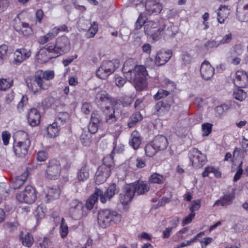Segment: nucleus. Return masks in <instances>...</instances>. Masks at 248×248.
Wrapping results in <instances>:
<instances>
[{"label":"nucleus","instance_id":"nucleus-15","mask_svg":"<svg viewBox=\"0 0 248 248\" xmlns=\"http://www.w3.org/2000/svg\"><path fill=\"white\" fill-rule=\"evenodd\" d=\"M38 77L40 76V79L43 83L44 87L47 89L50 85V80L54 77V72L51 70L45 71H38L36 72Z\"/></svg>","mask_w":248,"mask_h":248},{"label":"nucleus","instance_id":"nucleus-30","mask_svg":"<svg viewBox=\"0 0 248 248\" xmlns=\"http://www.w3.org/2000/svg\"><path fill=\"white\" fill-rule=\"evenodd\" d=\"M217 14L218 22L223 23L229 14V10L227 6L221 5L217 10Z\"/></svg>","mask_w":248,"mask_h":248},{"label":"nucleus","instance_id":"nucleus-39","mask_svg":"<svg viewBox=\"0 0 248 248\" xmlns=\"http://www.w3.org/2000/svg\"><path fill=\"white\" fill-rule=\"evenodd\" d=\"M164 178L163 176L157 173H154L149 179V182L150 183H155L161 184L163 183Z\"/></svg>","mask_w":248,"mask_h":248},{"label":"nucleus","instance_id":"nucleus-46","mask_svg":"<svg viewBox=\"0 0 248 248\" xmlns=\"http://www.w3.org/2000/svg\"><path fill=\"white\" fill-rule=\"evenodd\" d=\"M69 230L67 225L65 223L64 219L62 218L60 226V234L62 238L65 237L68 233Z\"/></svg>","mask_w":248,"mask_h":248},{"label":"nucleus","instance_id":"nucleus-41","mask_svg":"<svg viewBox=\"0 0 248 248\" xmlns=\"http://www.w3.org/2000/svg\"><path fill=\"white\" fill-rule=\"evenodd\" d=\"M55 35L51 30L50 31L48 32L46 35L40 36L38 39V42L42 45L45 44L49 41L53 39L55 37Z\"/></svg>","mask_w":248,"mask_h":248},{"label":"nucleus","instance_id":"nucleus-19","mask_svg":"<svg viewBox=\"0 0 248 248\" xmlns=\"http://www.w3.org/2000/svg\"><path fill=\"white\" fill-rule=\"evenodd\" d=\"M30 51L25 48L17 49L14 52V62L19 64L22 62L29 58L31 56Z\"/></svg>","mask_w":248,"mask_h":248},{"label":"nucleus","instance_id":"nucleus-42","mask_svg":"<svg viewBox=\"0 0 248 248\" xmlns=\"http://www.w3.org/2000/svg\"><path fill=\"white\" fill-rule=\"evenodd\" d=\"M177 31H174L171 27H168L167 29H164L163 32V38L165 40H168L173 38Z\"/></svg>","mask_w":248,"mask_h":248},{"label":"nucleus","instance_id":"nucleus-16","mask_svg":"<svg viewBox=\"0 0 248 248\" xmlns=\"http://www.w3.org/2000/svg\"><path fill=\"white\" fill-rule=\"evenodd\" d=\"M105 115V120L108 124H111L115 123L117 121L120 112L116 110L115 108L106 107L104 110Z\"/></svg>","mask_w":248,"mask_h":248},{"label":"nucleus","instance_id":"nucleus-56","mask_svg":"<svg viewBox=\"0 0 248 248\" xmlns=\"http://www.w3.org/2000/svg\"><path fill=\"white\" fill-rule=\"evenodd\" d=\"M2 140L3 144L5 146L7 145L9 142V140L11 138L10 133L7 131H4L1 133Z\"/></svg>","mask_w":248,"mask_h":248},{"label":"nucleus","instance_id":"nucleus-55","mask_svg":"<svg viewBox=\"0 0 248 248\" xmlns=\"http://www.w3.org/2000/svg\"><path fill=\"white\" fill-rule=\"evenodd\" d=\"M98 31V25L96 22L94 21L89 29L90 35L89 37H93L94 36Z\"/></svg>","mask_w":248,"mask_h":248},{"label":"nucleus","instance_id":"nucleus-18","mask_svg":"<svg viewBox=\"0 0 248 248\" xmlns=\"http://www.w3.org/2000/svg\"><path fill=\"white\" fill-rule=\"evenodd\" d=\"M41 116L36 108H32L30 109L28 113V122L29 124L33 127L40 124Z\"/></svg>","mask_w":248,"mask_h":248},{"label":"nucleus","instance_id":"nucleus-44","mask_svg":"<svg viewBox=\"0 0 248 248\" xmlns=\"http://www.w3.org/2000/svg\"><path fill=\"white\" fill-rule=\"evenodd\" d=\"M91 135L88 131H83L80 136V140L85 146H89L91 143Z\"/></svg>","mask_w":248,"mask_h":248},{"label":"nucleus","instance_id":"nucleus-23","mask_svg":"<svg viewBox=\"0 0 248 248\" xmlns=\"http://www.w3.org/2000/svg\"><path fill=\"white\" fill-rule=\"evenodd\" d=\"M152 142L155 146V148L157 149L158 151L165 150L168 145V142L166 138L161 135L155 136Z\"/></svg>","mask_w":248,"mask_h":248},{"label":"nucleus","instance_id":"nucleus-2","mask_svg":"<svg viewBox=\"0 0 248 248\" xmlns=\"http://www.w3.org/2000/svg\"><path fill=\"white\" fill-rule=\"evenodd\" d=\"M70 49V43L68 38L62 36L58 37L56 40L55 45L53 46H46L45 50L46 51L43 53L44 50L40 51L38 54L39 59L43 54H47V57L44 61L47 62L48 60L52 58H56L60 55L68 52Z\"/></svg>","mask_w":248,"mask_h":248},{"label":"nucleus","instance_id":"nucleus-13","mask_svg":"<svg viewBox=\"0 0 248 248\" xmlns=\"http://www.w3.org/2000/svg\"><path fill=\"white\" fill-rule=\"evenodd\" d=\"M200 74L203 79L209 80L213 77L215 74V69L208 61H204L201 64Z\"/></svg>","mask_w":248,"mask_h":248},{"label":"nucleus","instance_id":"nucleus-38","mask_svg":"<svg viewBox=\"0 0 248 248\" xmlns=\"http://www.w3.org/2000/svg\"><path fill=\"white\" fill-rule=\"evenodd\" d=\"M142 117L139 112H136L133 114L130 117L129 122L128 123V126L129 127H133L136 123L141 121Z\"/></svg>","mask_w":248,"mask_h":248},{"label":"nucleus","instance_id":"nucleus-63","mask_svg":"<svg viewBox=\"0 0 248 248\" xmlns=\"http://www.w3.org/2000/svg\"><path fill=\"white\" fill-rule=\"evenodd\" d=\"M47 157V153L45 151H39L37 153V159L39 161H44Z\"/></svg>","mask_w":248,"mask_h":248},{"label":"nucleus","instance_id":"nucleus-45","mask_svg":"<svg viewBox=\"0 0 248 248\" xmlns=\"http://www.w3.org/2000/svg\"><path fill=\"white\" fill-rule=\"evenodd\" d=\"M233 97L237 100L242 101L247 97V93L241 89H237L234 91Z\"/></svg>","mask_w":248,"mask_h":248},{"label":"nucleus","instance_id":"nucleus-3","mask_svg":"<svg viewBox=\"0 0 248 248\" xmlns=\"http://www.w3.org/2000/svg\"><path fill=\"white\" fill-rule=\"evenodd\" d=\"M16 138L13 145L14 151L18 157L24 156L27 154L31 142L28 135L23 131H18L16 132Z\"/></svg>","mask_w":248,"mask_h":248},{"label":"nucleus","instance_id":"nucleus-5","mask_svg":"<svg viewBox=\"0 0 248 248\" xmlns=\"http://www.w3.org/2000/svg\"><path fill=\"white\" fill-rule=\"evenodd\" d=\"M114 168L113 159L108 156L104 158V163L100 165L96 172L95 182L97 185L104 183L110 176L111 171Z\"/></svg>","mask_w":248,"mask_h":248},{"label":"nucleus","instance_id":"nucleus-27","mask_svg":"<svg viewBox=\"0 0 248 248\" xmlns=\"http://www.w3.org/2000/svg\"><path fill=\"white\" fill-rule=\"evenodd\" d=\"M161 24L158 20H150L146 22L144 25V32L146 34L150 36L155 30L159 27Z\"/></svg>","mask_w":248,"mask_h":248},{"label":"nucleus","instance_id":"nucleus-28","mask_svg":"<svg viewBox=\"0 0 248 248\" xmlns=\"http://www.w3.org/2000/svg\"><path fill=\"white\" fill-rule=\"evenodd\" d=\"M135 188V193L138 195L144 194L149 191L150 186L149 184L144 181H138L133 183Z\"/></svg>","mask_w":248,"mask_h":248},{"label":"nucleus","instance_id":"nucleus-34","mask_svg":"<svg viewBox=\"0 0 248 248\" xmlns=\"http://www.w3.org/2000/svg\"><path fill=\"white\" fill-rule=\"evenodd\" d=\"M165 28V25L164 24H160L159 27H158L155 30V31L153 32L149 37L154 41L159 40L163 35V31Z\"/></svg>","mask_w":248,"mask_h":248},{"label":"nucleus","instance_id":"nucleus-47","mask_svg":"<svg viewBox=\"0 0 248 248\" xmlns=\"http://www.w3.org/2000/svg\"><path fill=\"white\" fill-rule=\"evenodd\" d=\"M12 81L10 79H1L0 80V90L5 91L9 88L11 85Z\"/></svg>","mask_w":248,"mask_h":248},{"label":"nucleus","instance_id":"nucleus-52","mask_svg":"<svg viewBox=\"0 0 248 248\" xmlns=\"http://www.w3.org/2000/svg\"><path fill=\"white\" fill-rule=\"evenodd\" d=\"M212 125L209 123H204L202 124V136H207L211 132Z\"/></svg>","mask_w":248,"mask_h":248},{"label":"nucleus","instance_id":"nucleus-26","mask_svg":"<svg viewBox=\"0 0 248 248\" xmlns=\"http://www.w3.org/2000/svg\"><path fill=\"white\" fill-rule=\"evenodd\" d=\"M234 198L233 195L229 193L224 195L220 200L216 201L214 206L221 205L222 206H227L232 202Z\"/></svg>","mask_w":248,"mask_h":248},{"label":"nucleus","instance_id":"nucleus-53","mask_svg":"<svg viewBox=\"0 0 248 248\" xmlns=\"http://www.w3.org/2000/svg\"><path fill=\"white\" fill-rule=\"evenodd\" d=\"M169 94V92L166 90L160 89L154 95V98L155 100H159L163 97L168 96Z\"/></svg>","mask_w":248,"mask_h":248},{"label":"nucleus","instance_id":"nucleus-22","mask_svg":"<svg viewBox=\"0 0 248 248\" xmlns=\"http://www.w3.org/2000/svg\"><path fill=\"white\" fill-rule=\"evenodd\" d=\"M172 103L167 101H160L155 105V108L158 116H162L170 109Z\"/></svg>","mask_w":248,"mask_h":248},{"label":"nucleus","instance_id":"nucleus-31","mask_svg":"<svg viewBox=\"0 0 248 248\" xmlns=\"http://www.w3.org/2000/svg\"><path fill=\"white\" fill-rule=\"evenodd\" d=\"M141 143V140L139 133L137 131H134L131 135V139L129 141L130 145L135 149L139 148Z\"/></svg>","mask_w":248,"mask_h":248},{"label":"nucleus","instance_id":"nucleus-25","mask_svg":"<svg viewBox=\"0 0 248 248\" xmlns=\"http://www.w3.org/2000/svg\"><path fill=\"white\" fill-rule=\"evenodd\" d=\"M96 100L100 103L101 105L105 104H110L111 103V98L108 93L104 90H101L97 92L96 95Z\"/></svg>","mask_w":248,"mask_h":248},{"label":"nucleus","instance_id":"nucleus-64","mask_svg":"<svg viewBox=\"0 0 248 248\" xmlns=\"http://www.w3.org/2000/svg\"><path fill=\"white\" fill-rule=\"evenodd\" d=\"M215 171V168L213 167L208 166L205 168L204 171L202 173L203 177L208 176L210 173H213Z\"/></svg>","mask_w":248,"mask_h":248},{"label":"nucleus","instance_id":"nucleus-32","mask_svg":"<svg viewBox=\"0 0 248 248\" xmlns=\"http://www.w3.org/2000/svg\"><path fill=\"white\" fill-rule=\"evenodd\" d=\"M77 177L79 181L84 182L88 179L89 177V172L86 165L82 166L78 171Z\"/></svg>","mask_w":248,"mask_h":248},{"label":"nucleus","instance_id":"nucleus-11","mask_svg":"<svg viewBox=\"0 0 248 248\" xmlns=\"http://www.w3.org/2000/svg\"><path fill=\"white\" fill-rule=\"evenodd\" d=\"M116 192L117 186L115 183L111 184L105 193H103V191L99 188H96V193L99 194L100 202L103 203H105L107 201H109L114 196Z\"/></svg>","mask_w":248,"mask_h":248},{"label":"nucleus","instance_id":"nucleus-10","mask_svg":"<svg viewBox=\"0 0 248 248\" xmlns=\"http://www.w3.org/2000/svg\"><path fill=\"white\" fill-rule=\"evenodd\" d=\"M189 156L194 167L201 168L206 162V156L196 148H193L189 151Z\"/></svg>","mask_w":248,"mask_h":248},{"label":"nucleus","instance_id":"nucleus-57","mask_svg":"<svg viewBox=\"0 0 248 248\" xmlns=\"http://www.w3.org/2000/svg\"><path fill=\"white\" fill-rule=\"evenodd\" d=\"M191 204L189 210L191 213H194L195 211H197L200 208L201 206V200H194L192 202Z\"/></svg>","mask_w":248,"mask_h":248},{"label":"nucleus","instance_id":"nucleus-62","mask_svg":"<svg viewBox=\"0 0 248 248\" xmlns=\"http://www.w3.org/2000/svg\"><path fill=\"white\" fill-rule=\"evenodd\" d=\"M195 216V213L191 212L188 216L186 217L183 220V221H182L183 226H185V225L190 223L192 221V219L194 218Z\"/></svg>","mask_w":248,"mask_h":248},{"label":"nucleus","instance_id":"nucleus-51","mask_svg":"<svg viewBox=\"0 0 248 248\" xmlns=\"http://www.w3.org/2000/svg\"><path fill=\"white\" fill-rule=\"evenodd\" d=\"M124 192L127 195H130L134 197L135 193V188L133 184H127L124 187Z\"/></svg>","mask_w":248,"mask_h":248},{"label":"nucleus","instance_id":"nucleus-24","mask_svg":"<svg viewBox=\"0 0 248 248\" xmlns=\"http://www.w3.org/2000/svg\"><path fill=\"white\" fill-rule=\"evenodd\" d=\"M99 123L98 113L93 112L91 115V121L88 124V132L91 134H95L98 130Z\"/></svg>","mask_w":248,"mask_h":248},{"label":"nucleus","instance_id":"nucleus-60","mask_svg":"<svg viewBox=\"0 0 248 248\" xmlns=\"http://www.w3.org/2000/svg\"><path fill=\"white\" fill-rule=\"evenodd\" d=\"M219 45V42L212 40L206 42L204 44V46L206 49H209L210 48L217 47Z\"/></svg>","mask_w":248,"mask_h":248},{"label":"nucleus","instance_id":"nucleus-58","mask_svg":"<svg viewBox=\"0 0 248 248\" xmlns=\"http://www.w3.org/2000/svg\"><path fill=\"white\" fill-rule=\"evenodd\" d=\"M229 108L230 106L229 105L227 104H223L221 106H217L216 108V111L219 115H221Z\"/></svg>","mask_w":248,"mask_h":248},{"label":"nucleus","instance_id":"nucleus-14","mask_svg":"<svg viewBox=\"0 0 248 248\" xmlns=\"http://www.w3.org/2000/svg\"><path fill=\"white\" fill-rule=\"evenodd\" d=\"M235 75L233 83L235 86L241 88L245 87L248 85V75L245 71L237 70Z\"/></svg>","mask_w":248,"mask_h":248},{"label":"nucleus","instance_id":"nucleus-43","mask_svg":"<svg viewBox=\"0 0 248 248\" xmlns=\"http://www.w3.org/2000/svg\"><path fill=\"white\" fill-rule=\"evenodd\" d=\"M155 146L152 142L148 143L145 147V152L147 156L152 157L154 156L155 153L158 151L157 149L155 148Z\"/></svg>","mask_w":248,"mask_h":248},{"label":"nucleus","instance_id":"nucleus-20","mask_svg":"<svg viewBox=\"0 0 248 248\" xmlns=\"http://www.w3.org/2000/svg\"><path fill=\"white\" fill-rule=\"evenodd\" d=\"M14 28L19 34H21L27 37L33 34L31 28L27 23L19 22L14 26Z\"/></svg>","mask_w":248,"mask_h":248},{"label":"nucleus","instance_id":"nucleus-61","mask_svg":"<svg viewBox=\"0 0 248 248\" xmlns=\"http://www.w3.org/2000/svg\"><path fill=\"white\" fill-rule=\"evenodd\" d=\"M67 27L65 25H62L59 27H55L52 29L54 34L56 36L60 31H66Z\"/></svg>","mask_w":248,"mask_h":248},{"label":"nucleus","instance_id":"nucleus-17","mask_svg":"<svg viewBox=\"0 0 248 248\" xmlns=\"http://www.w3.org/2000/svg\"><path fill=\"white\" fill-rule=\"evenodd\" d=\"M145 8L148 14H157L161 12L162 7L157 0H146Z\"/></svg>","mask_w":248,"mask_h":248},{"label":"nucleus","instance_id":"nucleus-29","mask_svg":"<svg viewBox=\"0 0 248 248\" xmlns=\"http://www.w3.org/2000/svg\"><path fill=\"white\" fill-rule=\"evenodd\" d=\"M236 16L241 22L248 21V3L244 5L242 8H237Z\"/></svg>","mask_w":248,"mask_h":248},{"label":"nucleus","instance_id":"nucleus-48","mask_svg":"<svg viewBox=\"0 0 248 248\" xmlns=\"http://www.w3.org/2000/svg\"><path fill=\"white\" fill-rule=\"evenodd\" d=\"M133 196L130 195H127L124 191L120 194V200L122 204H126L130 202L133 199Z\"/></svg>","mask_w":248,"mask_h":248},{"label":"nucleus","instance_id":"nucleus-50","mask_svg":"<svg viewBox=\"0 0 248 248\" xmlns=\"http://www.w3.org/2000/svg\"><path fill=\"white\" fill-rule=\"evenodd\" d=\"M18 225L19 224L16 220L8 221L5 224V227L8 229L10 232H12L16 230Z\"/></svg>","mask_w":248,"mask_h":248},{"label":"nucleus","instance_id":"nucleus-33","mask_svg":"<svg viewBox=\"0 0 248 248\" xmlns=\"http://www.w3.org/2000/svg\"><path fill=\"white\" fill-rule=\"evenodd\" d=\"M20 239L22 244L28 248L30 247L33 242V236L29 232H27L24 235L23 232H21L20 233Z\"/></svg>","mask_w":248,"mask_h":248},{"label":"nucleus","instance_id":"nucleus-1","mask_svg":"<svg viewBox=\"0 0 248 248\" xmlns=\"http://www.w3.org/2000/svg\"><path fill=\"white\" fill-rule=\"evenodd\" d=\"M132 61H126L123 68V72L127 81L132 82L137 90L141 91L147 87L146 76L147 72L146 68L143 65L135 66L131 69L129 65Z\"/></svg>","mask_w":248,"mask_h":248},{"label":"nucleus","instance_id":"nucleus-7","mask_svg":"<svg viewBox=\"0 0 248 248\" xmlns=\"http://www.w3.org/2000/svg\"><path fill=\"white\" fill-rule=\"evenodd\" d=\"M45 176L49 179L55 180L60 176L62 170L61 163L59 160L52 158L46 163Z\"/></svg>","mask_w":248,"mask_h":248},{"label":"nucleus","instance_id":"nucleus-21","mask_svg":"<svg viewBox=\"0 0 248 248\" xmlns=\"http://www.w3.org/2000/svg\"><path fill=\"white\" fill-rule=\"evenodd\" d=\"M171 52L170 50L159 51L155 57V63L158 65H162L165 64L170 58Z\"/></svg>","mask_w":248,"mask_h":248},{"label":"nucleus","instance_id":"nucleus-59","mask_svg":"<svg viewBox=\"0 0 248 248\" xmlns=\"http://www.w3.org/2000/svg\"><path fill=\"white\" fill-rule=\"evenodd\" d=\"M28 97L26 96H23L20 101L17 105V108L19 111H21L23 109L25 105L27 103Z\"/></svg>","mask_w":248,"mask_h":248},{"label":"nucleus","instance_id":"nucleus-36","mask_svg":"<svg viewBox=\"0 0 248 248\" xmlns=\"http://www.w3.org/2000/svg\"><path fill=\"white\" fill-rule=\"evenodd\" d=\"M99 197V194H97L96 193V189L95 191L92 195H91L88 199L87 200L86 203V207L89 210H91L95 203L97 202L98 198Z\"/></svg>","mask_w":248,"mask_h":248},{"label":"nucleus","instance_id":"nucleus-6","mask_svg":"<svg viewBox=\"0 0 248 248\" xmlns=\"http://www.w3.org/2000/svg\"><path fill=\"white\" fill-rule=\"evenodd\" d=\"M120 66L118 60L103 61L96 72V76L101 79H106Z\"/></svg>","mask_w":248,"mask_h":248},{"label":"nucleus","instance_id":"nucleus-54","mask_svg":"<svg viewBox=\"0 0 248 248\" xmlns=\"http://www.w3.org/2000/svg\"><path fill=\"white\" fill-rule=\"evenodd\" d=\"M98 31V25L96 22L94 21L89 29L90 35L89 37H93L94 36Z\"/></svg>","mask_w":248,"mask_h":248},{"label":"nucleus","instance_id":"nucleus-8","mask_svg":"<svg viewBox=\"0 0 248 248\" xmlns=\"http://www.w3.org/2000/svg\"><path fill=\"white\" fill-rule=\"evenodd\" d=\"M83 203L78 200H72L70 203V216L74 220H79L86 215Z\"/></svg>","mask_w":248,"mask_h":248},{"label":"nucleus","instance_id":"nucleus-40","mask_svg":"<svg viewBox=\"0 0 248 248\" xmlns=\"http://www.w3.org/2000/svg\"><path fill=\"white\" fill-rule=\"evenodd\" d=\"M60 194V190L58 188H49L46 196L48 197L47 201L57 199L59 198Z\"/></svg>","mask_w":248,"mask_h":248},{"label":"nucleus","instance_id":"nucleus-12","mask_svg":"<svg viewBox=\"0 0 248 248\" xmlns=\"http://www.w3.org/2000/svg\"><path fill=\"white\" fill-rule=\"evenodd\" d=\"M27 85L29 89L34 93H36L41 89L46 90L40 79V76L38 77L36 73L34 77L27 78L26 79Z\"/></svg>","mask_w":248,"mask_h":248},{"label":"nucleus","instance_id":"nucleus-35","mask_svg":"<svg viewBox=\"0 0 248 248\" xmlns=\"http://www.w3.org/2000/svg\"><path fill=\"white\" fill-rule=\"evenodd\" d=\"M27 177L28 174L27 173L17 176L13 184L14 189H16L20 188L27 180Z\"/></svg>","mask_w":248,"mask_h":248},{"label":"nucleus","instance_id":"nucleus-49","mask_svg":"<svg viewBox=\"0 0 248 248\" xmlns=\"http://www.w3.org/2000/svg\"><path fill=\"white\" fill-rule=\"evenodd\" d=\"M8 49V47L6 45H2L0 46V65L3 63V60L5 58Z\"/></svg>","mask_w":248,"mask_h":248},{"label":"nucleus","instance_id":"nucleus-37","mask_svg":"<svg viewBox=\"0 0 248 248\" xmlns=\"http://www.w3.org/2000/svg\"><path fill=\"white\" fill-rule=\"evenodd\" d=\"M46 130L48 135L51 137L56 136L59 132V129L56 123H53L52 124H49L47 127Z\"/></svg>","mask_w":248,"mask_h":248},{"label":"nucleus","instance_id":"nucleus-4","mask_svg":"<svg viewBox=\"0 0 248 248\" xmlns=\"http://www.w3.org/2000/svg\"><path fill=\"white\" fill-rule=\"evenodd\" d=\"M121 218L120 214L109 209L100 210L98 213V223L102 228L109 226L111 222L118 224L121 222Z\"/></svg>","mask_w":248,"mask_h":248},{"label":"nucleus","instance_id":"nucleus-9","mask_svg":"<svg viewBox=\"0 0 248 248\" xmlns=\"http://www.w3.org/2000/svg\"><path fill=\"white\" fill-rule=\"evenodd\" d=\"M17 200L20 202L33 203L36 199V191L30 186L26 187L24 191L16 195Z\"/></svg>","mask_w":248,"mask_h":248}]
</instances>
